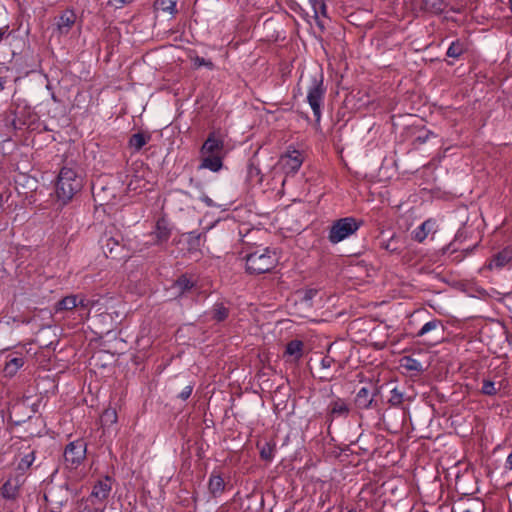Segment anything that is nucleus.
Returning <instances> with one entry per match:
<instances>
[{"label": "nucleus", "instance_id": "obj_27", "mask_svg": "<svg viewBox=\"0 0 512 512\" xmlns=\"http://www.w3.org/2000/svg\"><path fill=\"white\" fill-rule=\"evenodd\" d=\"M476 245L477 244L468 245L467 247L463 248L461 251H457V249L455 248L452 252H450V256L452 255V257H450V262H455V263L461 262L462 259L464 258V256L467 253H471L473 251V249L476 247Z\"/></svg>", "mask_w": 512, "mask_h": 512}, {"label": "nucleus", "instance_id": "obj_34", "mask_svg": "<svg viewBox=\"0 0 512 512\" xmlns=\"http://www.w3.org/2000/svg\"><path fill=\"white\" fill-rule=\"evenodd\" d=\"M426 5L432 9L433 12L439 13L445 9L444 0H424Z\"/></svg>", "mask_w": 512, "mask_h": 512}, {"label": "nucleus", "instance_id": "obj_36", "mask_svg": "<svg viewBox=\"0 0 512 512\" xmlns=\"http://www.w3.org/2000/svg\"><path fill=\"white\" fill-rule=\"evenodd\" d=\"M470 0H455V5H450V11L456 12V13H462Z\"/></svg>", "mask_w": 512, "mask_h": 512}, {"label": "nucleus", "instance_id": "obj_39", "mask_svg": "<svg viewBox=\"0 0 512 512\" xmlns=\"http://www.w3.org/2000/svg\"><path fill=\"white\" fill-rule=\"evenodd\" d=\"M192 391H193V385H187L186 387L183 388V390L179 393L178 397L185 401L187 400L191 394H192Z\"/></svg>", "mask_w": 512, "mask_h": 512}, {"label": "nucleus", "instance_id": "obj_15", "mask_svg": "<svg viewBox=\"0 0 512 512\" xmlns=\"http://www.w3.org/2000/svg\"><path fill=\"white\" fill-rule=\"evenodd\" d=\"M153 235L156 238V243L161 244L166 242L171 236V229L169 223L164 218L159 219L156 222L155 230Z\"/></svg>", "mask_w": 512, "mask_h": 512}, {"label": "nucleus", "instance_id": "obj_6", "mask_svg": "<svg viewBox=\"0 0 512 512\" xmlns=\"http://www.w3.org/2000/svg\"><path fill=\"white\" fill-rule=\"evenodd\" d=\"M87 445L83 440L70 442L64 449V465L68 469H77L86 458Z\"/></svg>", "mask_w": 512, "mask_h": 512}, {"label": "nucleus", "instance_id": "obj_48", "mask_svg": "<svg viewBox=\"0 0 512 512\" xmlns=\"http://www.w3.org/2000/svg\"><path fill=\"white\" fill-rule=\"evenodd\" d=\"M114 1H115L116 3H118V4H121V5H122V4L126 3V1H127V0H114Z\"/></svg>", "mask_w": 512, "mask_h": 512}, {"label": "nucleus", "instance_id": "obj_1", "mask_svg": "<svg viewBox=\"0 0 512 512\" xmlns=\"http://www.w3.org/2000/svg\"><path fill=\"white\" fill-rule=\"evenodd\" d=\"M200 168L218 172L223 166L224 139L218 132H210L200 149Z\"/></svg>", "mask_w": 512, "mask_h": 512}, {"label": "nucleus", "instance_id": "obj_8", "mask_svg": "<svg viewBox=\"0 0 512 512\" xmlns=\"http://www.w3.org/2000/svg\"><path fill=\"white\" fill-rule=\"evenodd\" d=\"M303 155L298 150H288L280 158V165L283 171L289 175H293L298 172L303 163Z\"/></svg>", "mask_w": 512, "mask_h": 512}, {"label": "nucleus", "instance_id": "obj_22", "mask_svg": "<svg viewBox=\"0 0 512 512\" xmlns=\"http://www.w3.org/2000/svg\"><path fill=\"white\" fill-rule=\"evenodd\" d=\"M77 300H78V294H76V295H69V296H66V297L62 298L57 303L56 311L57 312L63 311V310L70 311V310H73V309H77V306H78Z\"/></svg>", "mask_w": 512, "mask_h": 512}, {"label": "nucleus", "instance_id": "obj_3", "mask_svg": "<svg viewBox=\"0 0 512 512\" xmlns=\"http://www.w3.org/2000/svg\"><path fill=\"white\" fill-rule=\"evenodd\" d=\"M278 263L276 252L270 248H259L246 256V269L250 274L271 271Z\"/></svg>", "mask_w": 512, "mask_h": 512}, {"label": "nucleus", "instance_id": "obj_14", "mask_svg": "<svg viewBox=\"0 0 512 512\" xmlns=\"http://www.w3.org/2000/svg\"><path fill=\"white\" fill-rule=\"evenodd\" d=\"M76 20V15L71 10L64 11L57 20V29L61 34H67Z\"/></svg>", "mask_w": 512, "mask_h": 512}, {"label": "nucleus", "instance_id": "obj_10", "mask_svg": "<svg viewBox=\"0 0 512 512\" xmlns=\"http://www.w3.org/2000/svg\"><path fill=\"white\" fill-rule=\"evenodd\" d=\"M437 223L434 219L424 221L420 226L412 231V238L417 242H423L430 234L437 231Z\"/></svg>", "mask_w": 512, "mask_h": 512}, {"label": "nucleus", "instance_id": "obj_24", "mask_svg": "<svg viewBox=\"0 0 512 512\" xmlns=\"http://www.w3.org/2000/svg\"><path fill=\"white\" fill-rule=\"evenodd\" d=\"M194 286V282L188 278L186 275L180 276L174 283L173 287L178 291L179 295L184 294L185 292L192 289Z\"/></svg>", "mask_w": 512, "mask_h": 512}, {"label": "nucleus", "instance_id": "obj_17", "mask_svg": "<svg viewBox=\"0 0 512 512\" xmlns=\"http://www.w3.org/2000/svg\"><path fill=\"white\" fill-rule=\"evenodd\" d=\"M208 489L214 497L220 496L225 490L223 478L218 474L212 473L209 478Z\"/></svg>", "mask_w": 512, "mask_h": 512}, {"label": "nucleus", "instance_id": "obj_45", "mask_svg": "<svg viewBox=\"0 0 512 512\" xmlns=\"http://www.w3.org/2000/svg\"><path fill=\"white\" fill-rule=\"evenodd\" d=\"M6 82H7V80L5 77H0V92L5 89Z\"/></svg>", "mask_w": 512, "mask_h": 512}, {"label": "nucleus", "instance_id": "obj_2", "mask_svg": "<svg viewBox=\"0 0 512 512\" xmlns=\"http://www.w3.org/2000/svg\"><path fill=\"white\" fill-rule=\"evenodd\" d=\"M83 187V179L70 167H63L56 183V195L64 204L69 202Z\"/></svg>", "mask_w": 512, "mask_h": 512}, {"label": "nucleus", "instance_id": "obj_30", "mask_svg": "<svg viewBox=\"0 0 512 512\" xmlns=\"http://www.w3.org/2000/svg\"><path fill=\"white\" fill-rule=\"evenodd\" d=\"M35 460V456L33 452L25 454L17 465V469L21 471H25L30 468Z\"/></svg>", "mask_w": 512, "mask_h": 512}, {"label": "nucleus", "instance_id": "obj_18", "mask_svg": "<svg viewBox=\"0 0 512 512\" xmlns=\"http://www.w3.org/2000/svg\"><path fill=\"white\" fill-rule=\"evenodd\" d=\"M151 139L150 134L138 132L133 134L129 139V147L135 152L140 151Z\"/></svg>", "mask_w": 512, "mask_h": 512}, {"label": "nucleus", "instance_id": "obj_12", "mask_svg": "<svg viewBox=\"0 0 512 512\" xmlns=\"http://www.w3.org/2000/svg\"><path fill=\"white\" fill-rule=\"evenodd\" d=\"M99 300L87 298L83 294H78L77 311L81 320L88 319L91 310L98 304Z\"/></svg>", "mask_w": 512, "mask_h": 512}, {"label": "nucleus", "instance_id": "obj_25", "mask_svg": "<svg viewBox=\"0 0 512 512\" xmlns=\"http://www.w3.org/2000/svg\"><path fill=\"white\" fill-rule=\"evenodd\" d=\"M401 367L407 371L420 372L423 370L422 363L417 359L410 356L403 357L401 360Z\"/></svg>", "mask_w": 512, "mask_h": 512}, {"label": "nucleus", "instance_id": "obj_13", "mask_svg": "<svg viewBox=\"0 0 512 512\" xmlns=\"http://www.w3.org/2000/svg\"><path fill=\"white\" fill-rule=\"evenodd\" d=\"M22 481L19 477L9 478L1 488V495L5 499H15L18 495Z\"/></svg>", "mask_w": 512, "mask_h": 512}, {"label": "nucleus", "instance_id": "obj_19", "mask_svg": "<svg viewBox=\"0 0 512 512\" xmlns=\"http://www.w3.org/2000/svg\"><path fill=\"white\" fill-rule=\"evenodd\" d=\"M470 43L467 39H457L450 43V57L459 58L464 53L468 52Z\"/></svg>", "mask_w": 512, "mask_h": 512}, {"label": "nucleus", "instance_id": "obj_21", "mask_svg": "<svg viewBox=\"0 0 512 512\" xmlns=\"http://www.w3.org/2000/svg\"><path fill=\"white\" fill-rule=\"evenodd\" d=\"M24 365L23 357H14L6 362L4 373L8 377H13L17 371Z\"/></svg>", "mask_w": 512, "mask_h": 512}, {"label": "nucleus", "instance_id": "obj_33", "mask_svg": "<svg viewBox=\"0 0 512 512\" xmlns=\"http://www.w3.org/2000/svg\"><path fill=\"white\" fill-rule=\"evenodd\" d=\"M260 456L265 461H272L274 457V447L269 443H266L260 450Z\"/></svg>", "mask_w": 512, "mask_h": 512}, {"label": "nucleus", "instance_id": "obj_49", "mask_svg": "<svg viewBox=\"0 0 512 512\" xmlns=\"http://www.w3.org/2000/svg\"><path fill=\"white\" fill-rule=\"evenodd\" d=\"M461 212H463L464 214H466V213H467V209H466V208H463V209H461Z\"/></svg>", "mask_w": 512, "mask_h": 512}, {"label": "nucleus", "instance_id": "obj_40", "mask_svg": "<svg viewBox=\"0 0 512 512\" xmlns=\"http://www.w3.org/2000/svg\"><path fill=\"white\" fill-rule=\"evenodd\" d=\"M334 363V359L328 355L324 356L320 362L322 369H329Z\"/></svg>", "mask_w": 512, "mask_h": 512}, {"label": "nucleus", "instance_id": "obj_23", "mask_svg": "<svg viewBox=\"0 0 512 512\" xmlns=\"http://www.w3.org/2000/svg\"><path fill=\"white\" fill-rule=\"evenodd\" d=\"M210 313L213 320L222 322L227 319L229 315V309L223 303H215Z\"/></svg>", "mask_w": 512, "mask_h": 512}, {"label": "nucleus", "instance_id": "obj_37", "mask_svg": "<svg viewBox=\"0 0 512 512\" xmlns=\"http://www.w3.org/2000/svg\"><path fill=\"white\" fill-rule=\"evenodd\" d=\"M193 63H194V66L197 67V68L205 66V67H207L208 69L211 70L214 67L213 63L210 60H206V59H204L202 57H199V56H196L193 59Z\"/></svg>", "mask_w": 512, "mask_h": 512}, {"label": "nucleus", "instance_id": "obj_51", "mask_svg": "<svg viewBox=\"0 0 512 512\" xmlns=\"http://www.w3.org/2000/svg\"><path fill=\"white\" fill-rule=\"evenodd\" d=\"M95 194H96V188L93 187V195H95Z\"/></svg>", "mask_w": 512, "mask_h": 512}, {"label": "nucleus", "instance_id": "obj_43", "mask_svg": "<svg viewBox=\"0 0 512 512\" xmlns=\"http://www.w3.org/2000/svg\"><path fill=\"white\" fill-rule=\"evenodd\" d=\"M466 234L464 235V231H461L459 230L456 235H455V238H454V243L456 242H461L462 241V238H466Z\"/></svg>", "mask_w": 512, "mask_h": 512}, {"label": "nucleus", "instance_id": "obj_26", "mask_svg": "<svg viewBox=\"0 0 512 512\" xmlns=\"http://www.w3.org/2000/svg\"><path fill=\"white\" fill-rule=\"evenodd\" d=\"M247 181L252 184H260L262 182L261 171L254 163H249L247 166Z\"/></svg>", "mask_w": 512, "mask_h": 512}, {"label": "nucleus", "instance_id": "obj_7", "mask_svg": "<svg viewBox=\"0 0 512 512\" xmlns=\"http://www.w3.org/2000/svg\"><path fill=\"white\" fill-rule=\"evenodd\" d=\"M112 490V479L105 476L95 483L89 496L92 504H104Z\"/></svg>", "mask_w": 512, "mask_h": 512}, {"label": "nucleus", "instance_id": "obj_46", "mask_svg": "<svg viewBox=\"0 0 512 512\" xmlns=\"http://www.w3.org/2000/svg\"><path fill=\"white\" fill-rule=\"evenodd\" d=\"M316 290H309L306 292V298L312 299V297L316 294Z\"/></svg>", "mask_w": 512, "mask_h": 512}, {"label": "nucleus", "instance_id": "obj_29", "mask_svg": "<svg viewBox=\"0 0 512 512\" xmlns=\"http://www.w3.org/2000/svg\"><path fill=\"white\" fill-rule=\"evenodd\" d=\"M155 5L160 8L164 12H168L170 14L175 13L176 11V1L175 0H157Z\"/></svg>", "mask_w": 512, "mask_h": 512}, {"label": "nucleus", "instance_id": "obj_5", "mask_svg": "<svg viewBox=\"0 0 512 512\" xmlns=\"http://www.w3.org/2000/svg\"><path fill=\"white\" fill-rule=\"evenodd\" d=\"M362 222L354 217H344L333 222L329 229L328 240L332 244H337L351 235L355 234L361 227Z\"/></svg>", "mask_w": 512, "mask_h": 512}, {"label": "nucleus", "instance_id": "obj_31", "mask_svg": "<svg viewBox=\"0 0 512 512\" xmlns=\"http://www.w3.org/2000/svg\"><path fill=\"white\" fill-rule=\"evenodd\" d=\"M495 383L491 380H483L481 392L488 396H494L497 394Z\"/></svg>", "mask_w": 512, "mask_h": 512}, {"label": "nucleus", "instance_id": "obj_28", "mask_svg": "<svg viewBox=\"0 0 512 512\" xmlns=\"http://www.w3.org/2000/svg\"><path fill=\"white\" fill-rule=\"evenodd\" d=\"M101 422L103 425L110 426L117 422V412L115 409L108 408L106 409L102 416H101Z\"/></svg>", "mask_w": 512, "mask_h": 512}, {"label": "nucleus", "instance_id": "obj_35", "mask_svg": "<svg viewBox=\"0 0 512 512\" xmlns=\"http://www.w3.org/2000/svg\"><path fill=\"white\" fill-rule=\"evenodd\" d=\"M402 400H403L402 393L397 388L392 389L391 397L389 399L390 404L393 406H397L402 403Z\"/></svg>", "mask_w": 512, "mask_h": 512}, {"label": "nucleus", "instance_id": "obj_50", "mask_svg": "<svg viewBox=\"0 0 512 512\" xmlns=\"http://www.w3.org/2000/svg\"><path fill=\"white\" fill-rule=\"evenodd\" d=\"M52 99H53L54 101H57V99H56V97H55V95H54V94L52 95Z\"/></svg>", "mask_w": 512, "mask_h": 512}, {"label": "nucleus", "instance_id": "obj_47", "mask_svg": "<svg viewBox=\"0 0 512 512\" xmlns=\"http://www.w3.org/2000/svg\"><path fill=\"white\" fill-rule=\"evenodd\" d=\"M459 485H460V477H459V475L457 474V475H456V479H455V487H456V490H459V489H460Z\"/></svg>", "mask_w": 512, "mask_h": 512}, {"label": "nucleus", "instance_id": "obj_52", "mask_svg": "<svg viewBox=\"0 0 512 512\" xmlns=\"http://www.w3.org/2000/svg\"><path fill=\"white\" fill-rule=\"evenodd\" d=\"M312 3H317L318 0H309Z\"/></svg>", "mask_w": 512, "mask_h": 512}, {"label": "nucleus", "instance_id": "obj_41", "mask_svg": "<svg viewBox=\"0 0 512 512\" xmlns=\"http://www.w3.org/2000/svg\"><path fill=\"white\" fill-rule=\"evenodd\" d=\"M9 36V26L4 25L3 27H0V42Z\"/></svg>", "mask_w": 512, "mask_h": 512}, {"label": "nucleus", "instance_id": "obj_42", "mask_svg": "<svg viewBox=\"0 0 512 512\" xmlns=\"http://www.w3.org/2000/svg\"><path fill=\"white\" fill-rule=\"evenodd\" d=\"M504 468L507 471H511L512 470V450H511V453L506 458Z\"/></svg>", "mask_w": 512, "mask_h": 512}, {"label": "nucleus", "instance_id": "obj_4", "mask_svg": "<svg viewBox=\"0 0 512 512\" xmlns=\"http://www.w3.org/2000/svg\"><path fill=\"white\" fill-rule=\"evenodd\" d=\"M323 79L324 77L322 71L311 74L310 83L307 88L306 99L312 109L317 124H319L321 120V109L324 104V97L326 94V88L324 86Z\"/></svg>", "mask_w": 512, "mask_h": 512}, {"label": "nucleus", "instance_id": "obj_32", "mask_svg": "<svg viewBox=\"0 0 512 512\" xmlns=\"http://www.w3.org/2000/svg\"><path fill=\"white\" fill-rule=\"evenodd\" d=\"M440 326V322L437 320H432L427 323H425L422 328L418 331V336H424L430 331L437 330Z\"/></svg>", "mask_w": 512, "mask_h": 512}, {"label": "nucleus", "instance_id": "obj_9", "mask_svg": "<svg viewBox=\"0 0 512 512\" xmlns=\"http://www.w3.org/2000/svg\"><path fill=\"white\" fill-rule=\"evenodd\" d=\"M511 263L512 245H508L491 257L486 264V268L489 270H501Z\"/></svg>", "mask_w": 512, "mask_h": 512}, {"label": "nucleus", "instance_id": "obj_11", "mask_svg": "<svg viewBox=\"0 0 512 512\" xmlns=\"http://www.w3.org/2000/svg\"><path fill=\"white\" fill-rule=\"evenodd\" d=\"M349 407L347 403L340 398L332 401L328 406V420L333 421L335 418L347 417L349 414Z\"/></svg>", "mask_w": 512, "mask_h": 512}, {"label": "nucleus", "instance_id": "obj_38", "mask_svg": "<svg viewBox=\"0 0 512 512\" xmlns=\"http://www.w3.org/2000/svg\"><path fill=\"white\" fill-rule=\"evenodd\" d=\"M117 247H120V244L119 242L111 237L109 239H107L106 241V244L104 245V249L105 251L108 250L109 254L110 255H113L114 251L117 249Z\"/></svg>", "mask_w": 512, "mask_h": 512}, {"label": "nucleus", "instance_id": "obj_44", "mask_svg": "<svg viewBox=\"0 0 512 512\" xmlns=\"http://www.w3.org/2000/svg\"><path fill=\"white\" fill-rule=\"evenodd\" d=\"M201 200H202V201H203V202H204L208 207H212V206H214V203H213L212 199H211V198H209L208 196H203V197L201 198Z\"/></svg>", "mask_w": 512, "mask_h": 512}, {"label": "nucleus", "instance_id": "obj_16", "mask_svg": "<svg viewBox=\"0 0 512 512\" xmlns=\"http://www.w3.org/2000/svg\"><path fill=\"white\" fill-rule=\"evenodd\" d=\"M304 343L301 340H291L287 343L285 356L291 357L294 361H298L303 356Z\"/></svg>", "mask_w": 512, "mask_h": 512}, {"label": "nucleus", "instance_id": "obj_20", "mask_svg": "<svg viewBox=\"0 0 512 512\" xmlns=\"http://www.w3.org/2000/svg\"><path fill=\"white\" fill-rule=\"evenodd\" d=\"M373 397H370L369 389L362 387L355 397V403L360 409H369L372 405Z\"/></svg>", "mask_w": 512, "mask_h": 512}]
</instances>
